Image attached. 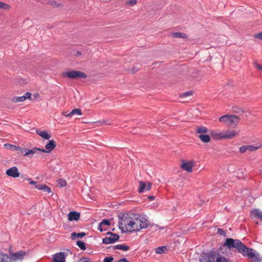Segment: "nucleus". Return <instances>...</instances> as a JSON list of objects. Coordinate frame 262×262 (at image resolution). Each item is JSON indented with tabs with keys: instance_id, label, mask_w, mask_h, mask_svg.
I'll return each instance as SVG.
<instances>
[{
	"instance_id": "obj_11",
	"label": "nucleus",
	"mask_w": 262,
	"mask_h": 262,
	"mask_svg": "<svg viewBox=\"0 0 262 262\" xmlns=\"http://www.w3.org/2000/svg\"><path fill=\"white\" fill-rule=\"evenodd\" d=\"M223 132L224 139H231L237 136L239 133V130H227Z\"/></svg>"
},
{
	"instance_id": "obj_29",
	"label": "nucleus",
	"mask_w": 262,
	"mask_h": 262,
	"mask_svg": "<svg viewBox=\"0 0 262 262\" xmlns=\"http://www.w3.org/2000/svg\"><path fill=\"white\" fill-rule=\"evenodd\" d=\"M25 100V97L24 96H19V97H14L12 99V101L13 102L17 103L23 102Z\"/></svg>"
},
{
	"instance_id": "obj_48",
	"label": "nucleus",
	"mask_w": 262,
	"mask_h": 262,
	"mask_svg": "<svg viewBox=\"0 0 262 262\" xmlns=\"http://www.w3.org/2000/svg\"><path fill=\"white\" fill-rule=\"evenodd\" d=\"M69 113H68L67 112H62V115L65 117H71V116H67V115H68Z\"/></svg>"
},
{
	"instance_id": "obj_10",
	"label": "nucleus",
	"mask_w": 262,
	"mask_h": 262,
	"mask_svg": "<svg viewBox=\"0 0 262 262\" xmlns=\"http://www.w3.org/2000/svg\"><path fill=\"white\" fill-rule=\"evenodd\" d=\"M41 149L39 148L34 147L31 149L23 148L24 156L29 158H32L34 155H38L41 152Z\"/></svg>"
},
{
	"instance_id": "obj_7",
	"label": "nucleus",
	"mask_w": 262,
	"mask_h": 262,
	"mask_svg": "<svg viewBox=\"0 0 262 262\" xmlns=\"http://www.w3.org/2000/svg\"><path fill=\"white\" fill-rule=\"evenodd\" d=\"M107 234L109 236L105 237L102 239V243L105 244H112L116 241H118L119 236L115 233H113L111 232H108Z\"/></svg>"
},
{
	"instance_id": "obj_33",
	"label": "nucleus",
	"mask_w": 262,
	"mask_h": 262,
	"mask_svg": "<svg viewBox=\"0 0 262 262\" xmlns=\"http://www.w3.org/2000/svg\"><path fill=\"white\" fill-rule=\"evenodd\" d=\"M57 185L60 187H63L67 185V182L64 180L59 179L57 181Z\"/></svg>"
},
{
	"instance_id": "obj_49",
	"label": "nucleus",
	"mask_w": 262,
	"mask_h": 262,
	"mask_svg": "<svg viewBox=\"0 0 262 262\" xmlns=\"http://www.w3.org/2000/svg\"><path fill=\"white\" fill-rule=\"evenodd\" d=\"M137 71V69H136L135 68H134L132 70V72L133 73H136Z\"/></svg>"
},
{
	"instance_id": "obj_17",
	"label": "nucleus",
	"mask_w": 262,
	"mask_h": 262,
	"mask_svg": "<svg viewBox=\"0 0 262 262\" xmlns=\"http://www.w3.org/2000/svg\"><path fill=\"white\" fill-rule=\"evenodd\" d=\"M211 137L214 140L224 139V132H212L211 133Z\"/></svg>"
},
{
	"instance_id": "obj_42",
	"label": "nucleus",
	"mask_w": 262,
	"mask_h": 262,
	"mask_svg": "<svg viewBox=\"0 0 262 262\" xmlns=\"http://www.w3.org/2000/svg\"><path fill=\"white\" fill-rule=\"evenodd\" d=\"M28 181H29V183L31 185H34L35 186H36V185H38L36 182L35 181H33L32 180H31L30 179H28Z\"/></svg>"
},
{
	"instance_id": "obj_21",
	"label": "nucleus",
	"mask_w": 262,
	"mask_h": 262,
	"mask_svg": "<svg viewBox=\"0 0 262 262\" xmlns=\"http://www.w3.org/2000/svg\"><path fill=\"white\" fill-rule=\"evenodd\" d=\"M251 215L252 217H257L262 220V212L259 209H254L252 210Z\"/></svg>"
},
{
	"instance_id": "obj_12",
	"label": "nucleus",
	"mask_w": 262,
	"mask_h": 262,
	"mask_svg": "<svg viewBox=\"0 0 262 262\" xmlns=\"http://www.w3.org/2000/svg\"><path fill=\"white\" fill-rule=\"evenodd\" d=\"M56 142L53 140H50L49 142L46 144V149H41L40 151L42 152L49 153L56 147Z\"/></svg>"
},
{
	"instance_id": "obj_34",
	"label": "nucleus",
	"mask_w": 262,
	"mask_h": 262,
	"mask_svg": "<svg viewBox=\"0 0 262 262\" xmlns=\"http://www.w3.org/2000/svg\"><path fill=\"white\" fill-rule=\"evenodd\" d=\"M166 249L165 247H159L156 249V252L158 254H162L164 252L165 250Z\"/></svg>"
},
{
	"instance_id": "obj_15",
	"label": "nucleus",
	"mask_w": 262,
	"mask_h": 262,
	"mask_svg": "<svg viewBox=\"0 0 262 262\" xmlns=\"http://www.w3.org/2000/svg\"><path fill=\"white\" fill-rule=\"evenodd\" d=\"M80 213L76 211H71L68 214V220L70 221H77L79 220Z\"/></svg>"
},
{
	"instance_id": "obj_30",
	"label": "nucleus",
	"mask_w": 262,
	"mask_h": 262,
	"mask_svg": "<svg viewBox=\"0 0 262 262\" xmlns=\"http://www.w3.org/2000/svg\"><path fill=\"white\" fill-rule=\"evenodd\" d=\"M207 132L208 129L205 126H200L196 128L197 133H207Z\"/></svg>"
},
{
	"instance_id": "obj_13",
	"label": "nucleus",
	"mask_w": 262,
	"mask_h": 262,
	"mask_svg": "<svg viewBox=\"0 0 262 262\" xmlns=\"http://www.w3.org/2000/svg\"><path fill=\"white\" fill-rule=\"evenodd\" d=\"M151 183L150 182H147L145 183L143 181L139 182V192L142 193L144 191H148L151 189Z\"/></svg>"
},
{
	"instance_id": "obj_26",
	"label": "nucleus",
	"mask_w": 262,
	"mask_h": 262,
	"mask_svg": "<svg viewBox=\"0 0 262 262\" xmlns=\"http://www.w3.org/2000/svg\"><path fill=\"white\" fill-rule=\"evenodd\" d=\"M86 235L85 233L84 232H80V233H76V232H73L71 234V238L73 239H74L76 237H77L78 238H82L83 236H84Z\"/></svg>"
},
{
	"instance_id": "obj_28",
	"label": "nucleus",
	"mask_w": 262,
	"mask_h": 262,
	"mask_svg": "<svg viewBox=\"0 0 262 262\" xmlns=\"http://www.w3.org/2000/svg\"><path fill=\"white\" fill-rule=\"evenodd\" d=\"M110 225V222L108 220H103L100 224H99V226L98 227V229L100 231H103V229H102V226H103V225H107V226H108Z\"/></svg>"
},
{
	"instance_id": "obj_22",
	"label": "nucleus",
	"mask_w": 262,
	"mask_h": 262,
	"mask_svg": "<svg viewBox=\"0 0 262 262\" xmlns=\"http://www.w3.org/2000/svg\"><path fill=\"white\" fill-rule=\"evenodd\" d=\"M0 262H11L10 256L0 251Z\"/></svg>"
},
{
	"instance_id": "obj_25",
	"label": "nucleus",
	"mask_w": 262,
	"mask_h": 262,
	"mask_svg": "<svg viewBox=\"0 0 262 262\" xmlns=\"http://www.w3.org/2000/svg\"><path fill=\"white\" fill-rule=\"evenodd\" d=\"M113 248L114 249H116L123 251H127L129 249V247L126 245L119 244L116 245L115 246H113Z\"/></svg>"
},
{
	"instance_id": "obj_37",
	"label": "nucleus",
	"mask_w": 262,
	"mask_h": 262,
	"mask_svg": "<svg viewBox=\"0 0 262 262\" xmlns=\"http://www.w3.org/2000/svg\"><path fill=\"white\" fill-rule=\"evenodd\" d=\"M31 96H32V94L30 92H27L25 95H24V97H25V100L27 99H28L30 100H33V99H32V97H31Z\"/></svg>"
},
{
	"instance_id": "obj_35",
	"label": "nucleus",
	"mask_w": 262,
	"mask_h": 262,
	"mask_svg": "<svg viewBox=\"0 0 262 262\" xmlns=\"http://www.w3.org/2000/svg\"><path fill=\"white\" fill-rule=\"evenodd\" d=\"M76 244L81 250H85L86 249L85 243L81 241H77Z\"/></svg>"
},
{
	"instance_id": "obj_9",
	"label": "nucleus",
	"mask_w": 262,
	"mask_h": 262,
	"mask_svg": "<svg viewBox=\"0 0 262 262\" xmlns=\"http://www.w3.org/2000/svg\"><path fill=\"white\" fill-rule=\"evenodd\" d=\"M195 166V162L194 161H182L181 165V168L189 172L192 171V168Z\"/></svg>"
},
{
	"instance_id": "obj_18",
	"label": "nucleus",
	"mask_w": 262,
	"mask_h": 262,
	"mask_svg": "<svg viewBox=\"0 0 262 262\" xmlns=\"http://www.w3.org/2000/svg\"><path fill=\"white\" fill-rule=\"evenodd\" d=\"M35 188L48 193H51L52 192V190L50 188L45 184H38V185H36V186H35Z\"/></svg>"
},
{
	"instance_id": "obj_47",
	"label": "nucleus",
	"mask_w": 262,
	"mask_h": 262,
	"mask_svg": "<svg viewBox=\"0 0 262 262\" xmlns=\"http://www.w3.org/2000/svg\"><path fill=\"white\" fill-rule=\"evenodd\" d=\"M118 262H128L126 258H122L120 259Z\"/></svg>"
},
{
	"instance_id": "obj_39",
	"label": "nucleus",
	"mask_w": 262,
	"mask_h": 262,
	"mask_svg": "<svg viewBox=\"0 0 262 262\" xmlns=\"http://www.w3.org/2000/svg\"><path fill=\"white\" fill-rule=\"evenodd\" d=\"M247 150H248L247 145H246V146H242V147H241L239 148V151L241 153H244L245 151H246Z\"/></svg>"
},
{
	"instance_id": "obj_36",
	"label": "nucleus",
	"mask_w": 262,
	"mask_h": 262,
	"mask_svg": "<svg viewBox=\"0 0 262 262\" xmlns=\"http://www.w3.org/2000/svg\"><path fill=\"white\" fill-rule=\"evenodd\" d=\"M192 94V91H188V92H185L184 93L181 94L180 95V98H183V97H185L190 96H191Z\"/></svg>"
},
{
	"instance_id": "obj_20",
	"label": "nucleus",
	"mask_w": 262,
	"mask_h": 262,
	"mask_svg": "<svg viewBox=\"0 0 262 262\" xmlns=\"http://www.w3.org/2000/svg\"><path fill=\"white\" fill-rule=\"evenodd\" d=\"M37 134L42 138L48 140L51 137V135L45 130H37Z\"/></svg>"
},
{
	"instance_id": "obj_5",
	"label": "nucleus",
	"mask_w": 262,
	"mask_h": 262,
	"mask_svg": "<svg viewBox=\"0 0 262 262\" xmlns=\"http://www.w3.org/2000/svg\"><path fill=\"white\" fill-rule=\"evenodd\" d=\"M63 77H67L71 79H75L78 78H86V75L81 71L71 70L65 72L63 74Z\"/></svg>"
},
{
	"instance_id": "obj_14",
	"label": "nucleus",
	"mask_w": 262,
	"mask_h": 262,
	"mask_svg": "<svg viewBox=\"0 0 262 262\" xmlns=\"http://www.w3.org/2000/svg\"><path fill=\"white\" fill-rule=\"evenodd\" d=\"M6 174L10 177L17 178L19 176V173L16 167L13 166L6 171Z\"/></svg>"
},
{
	"instance_id": "obj_2",
	"label": "nucleus",
	"mask_w": 262,
	"mask_h": 262,
	"mask_svg": "<svg viewBox=\"0 0 262 262\" xmlns=\"http://www.w3.org/2000/svg\"><path fill=\"white\" fill-rule=\"evenodd\" d=\"M200 262H230L229 259L217 251H211L203 253L200 259Z\"/></svg>"
},
{
	"instance_id": "obj_40",
	"label": "nucleus",
	"mask_w": 262,
	"mask_h": 262,
	"mask_svg": "<svg viewBox=\"0 0 262 262\" xmlns=\"http://www.w3.org/2000/svg\"><path fill=\"white\" fill-rule=\"evenodd\" d=\"M254 37L262 40V32L254 35Z\"/></svg>"
},
{
	"instance_id": "obj_44",
	"label": "nucleus",
	"mask_w": 262,
	"mask_h": 262,
	"mask_svg": "<svg viewBox=\"0 0 262 262\" xmlns=\"http://www.w3.org/2000/svg\"><path fill=\"white\" fill-rule=\"evenodd\" d=\"M255 66L257 69L262 71V65H259V64H256L255 65Z\"/></svg>"
},
{
	"instance_id": "obj_52",
	"label": "nucleus",
	"mask_w": 262,
	"mask_h": 262,
	"mask_svg": "<svg viewBox=\"0 0 262 262\" xmlns=\"http://www.w3.org/2000/svg\"><path fill=\"white\" fill-rule=\"evenodd\" d=\"M16 151H17V154H21V153H22V152H21L20 151V150H16Z\"/></svg>"
},
{
	"instance_id": "obj_45",
	"label": "nucleus",
	"mask_w": 262,
	"mask_h": 262,
	"mask_svg": "<svg viewBox=\"0 0 262 262\" xmlns=\"http://www.w3.org/2000/svg\"><path fill=\"white\" fill-rule=\"evenodd\" d=\"M75 56H80L81 55V52L80 51H76L75 54H74Z\"/></svg>"
},
{
	"instance_id": "obj_50",
	"label": "nucleus",
	"mask_w": 262,
	"mask_h": 262,
	"mask_svg": "<svg viewBox=\"0 0 262 262\" xmlns=\"http://www.w3.org/2000/svg\"><path fill=\"white\" fill-rule=\"evenodd\" d=\"M148 199L150 200V201H152V200H154L155 199V196H148Z\"/></svg>"
},
{
	"instance_id": "obj_38",
	"label": "nucleus",
	"mask_w": 262,
	"mask_h": 262,
	"mask_svg": "<svg viewBox=\"0 0 262 262\" xmlns=\"http://www.w3.org/2000/svg\"><path fill=\"white\" fill-rule=\"evenodd\" d=\"M137 0H129L126 2L127 5L133 6L137 4Z\"/></svg>"
},
{
	"instance_id": "obj_43",
	"label": "nucleus",
	"mask_w": 262,
	"mask_h": 262,
	"mask_svg": "<svg viewBox=\"0 0 262 262\" xmlns=\"http://www.w3.org/2000/svg\"><path fill=\"white\" fill-rule=\"evenodd\" d=\"M217 232L221 235H225V231L221 229H218Z\"/></svg>"
},
{
	"instance_id": "obj_24",
	"label": "nucleus",
	"mask_w": 262,
	"mask_h": 262,
	"mask_svg": "<svg viewBox=\"0 0 262 262\" xmlns=\"http://www.w3.org/2000/svg\"><path fill=\"white\" fill-rule=\"evenodd\" d=\"M198 138L202 142L205 143H209L210 141V137L208 135H198Z\"/></svg>"
},
{
	"instance_id": "obj_16",
	"label": "nucleus",
	"mask_w": 262,
	"mask_h": 262,
	"mask_svg": "<svg viewBox=\"0 0 262 262\" xmlns=\"http://www.w3.org/2000/svg\"><path fill=\"white\" fill-rule=\"evenodd\" d=\"M53 262H65V256L63 252H59L54 255Z\"/></svg>"
},
{
	"instance_id": "obj_4",
	"label": "nucleus",
	"mask_w": 262,
	"mask_h": 262,
	"mask_svg": "<svg viewBox=\"0 0 262 262\" xmlns=\"http://www.w3.org/2000/svg\"><path fill=\"white\" fill-rule=\"evenodd\" d=\"M240 118L236 115H224L219 118L220 122L224 123L230 127H235L239 122Z\"/></svg>"
},
{
	"instance_id": "obj_46",
	"label": "nucleus",
	"mask_w": 262,
	"mask_h": 262,
	"mask_svg": "<svg viewBox=\"0 0 262 262\" xmlns=\"http://www.w3.org/2000/svg\"><path fill=\"white\" fill-rule=\"evenodd\" d=\"M33 97H34L35 99H37V98H39V95L38 93H36L33 95Z\"/></svg>"
},
{
	"instance_id": "obj_3",
	"label": "nucleus",
	"mask_w": 262,
	"mask_h": 262,
	"mask_svg": "<svg viewBox=\"0 0 262 262\" xmlns=\"http://www.w3.org/2000/svg\"><path fill=\"white\" fill-rule=\"evenodd\" d=\"M224 246L227 247L230 250L235 249L242 255L245 250H247V247L238 239H234L231 238H227Z\"/></svg>"
},
{
	"instance_id": "obj_1",
	"label": "nucleus",
	"mask_w": 262,
	"mask_h": 262,
	"mask_svg": "<svg viewBox=\"0 0 262 262\" xmlns=\"http://www.w3.org/2000/svg\"><path fill=\"white\" fill-rule=\"evenodd\" d=\"M119 228L123 233L133 232L146 228L150 225L149 221L141 215L125 214L120 218Z\"/></svg>"
},
{
	"instance_id": "obj_19",
	"label": "nucleus",
	"mask_w": 262,
	"mask_h": 262,
	"mask_svg": "<svg viewBox=\"0 0 262 262\" xmlns=\"http://www.w3.org/2000/svg\"><path fill=\"white\" fill-rule=\"evenodd\" d=\"M6 149L13 150H20L21 152H23V148L16 146V145H12L9 143H6L4 145Z\"/></svg>"
},
{
	"instance_id": "obj_32",
	"label": "nucleus",
	"mask_w": 262,
	"mask_h": 262,
	"mask_svg": "<svg viewBox=\"0 0 262 262\" xmlns=\"http://www.w3.org/2000/svg\"><path fill=\"white\" fill-rule=\"evenodd\" d=\"M248 150L249 151H255L259 149L260 147H262V144L259 146H253V145H247Z\"/></svg>"
},
{
	"instance_id": "obj_23",
	"label": "nucleus",
	"mask_w": 262,
	"mask_h": 262,
	"mask_svg": "<svg viewBox=\"0 0 262 262\" xmlns=\"http://www.w3.org/2000/svg\"><path fill=\"white\" fill-rule=\"evenodd\" d=\"M171 36L173 38H187L188 37L186 34L182 32H173L171 33Z\"/></svg>"
},
{
	"instance_id": "obj_27",
	"label": "nucleus",
	"mask_w": 262,
	"mask_h": 262,
	"mask_svg": "<svg viewBox=\"0 0 262 262\" xmlns=\"http://www.w3.org/2000/svg\"><path fill=\"white\" fill-rule=\"evenodd\" d=\"M82 114V112H81V110L80 109H79V108H75V109L73 110L67 116H71H71H73L75 115H79L80 116V115H81Z\"/></svg>"
},
{
	"instance_id": "obj_6",
	"label": "nucleus",
	"mask_w": 262,
	"mask_h": 262,
	"mask_svg": "<svg viewBox=\"0 0 262 262\" xmlns=\"http://www.w3.org/2000/svg\"><path fill=\"white\" fill-rule=\"evenodd\" d=\"M243 254V256H248L249 258L252 259V262H260L261 258L258 253H256L255 251L253 249L248 248L247 250H245Z\"/></svg>"
},
{
	"instance_id": "obj_8",
	"label": "nucleus",
	"mask_w": 262,
	"mask_h": 262,
	"mask_svg": "<svg viewBox=\"0 0 262 262\" xmlns=\"http://www.w3.org/2000/svg\"><path fill=\"white\" fill-rule=\"evenodd\" d=\"M25 254L26 252L24 251H19L15 253H10L9 256L11 262L12 261L17 262L23 260Z\"/></svg>"
},
{
	"instance_id": "obj_51",
	"label": "nucleus",
	"mask_w": 262,
	"mask_h": 262,
	"mask_svg": "<svg viewBox=\"0 0 262 262\" xmlns=\"http://www.w3.org/2000/svg\"><path fill=\"white\" fill-rule=\"evenodd\" d=\"M198 134V135H206L205 134L206 133H197Z\"/></svg>"
},
{
	"instance_id": "obj_31",
	"label": "nucleus",
	"mask_w": 262,
	"mask_h": 262,
	"mask_svg": "<svg viewBox=\"0 0 262 262\" xmlns=\"http://www.w3.org/2000/svg\"><path fill=\"white\" fill-rule=\"evenodd\" d=\"M11 7L8 4L0 1V9L5 10H8L10 9Z\"/></svg>"
},
{
	"instance_id": "obj_41",
	"label": "nucleus",
	"mask_w": 262,
	"mask_h": 262,
	"mask_svg": "<svg viewBox=\"0 0 262 262\" xmlns=\"http://www.w3.org/2000/svg\"><path fill=\"white\" fill-rule=\"evenodd\" d=\"M113 259L114 258L112 257H106L104 259L103 262H112Z\"/></svg>"
}]
</instances>
